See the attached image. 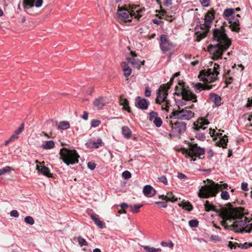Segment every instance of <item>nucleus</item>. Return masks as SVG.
<instances>
[{
	"label": "nucleus",
	"instance_id": "f257e3e1",
	"mask_svg": "<svg viewBox=\"0 0 252 252\" xmlns=\"http://www.w3.org/2000/svg\"><path fill=\"white\" fill-rule=\"evenodd\" d=\"M219 216L222 219L221 224L225 229L240 233L252 232V220L245 216L238 208H223Z\"/></svg>",
	"mask_w": 252,
	"mask_h": 252
},
{
	"label": "nucleus",
	"instance_id": "f03ea898",
	"mask_svg": "<svg viewBox=\"0 0 252 252\" xmlns=\"http://www.w3.org/2000/svg\"><path fill=\"white\" fill-rule=\"evenodd\" d=\"M214 40L217 41L215 45L210 44L208 51L213 55V60L222 59L223 53L230 47L231 42L225 33L224 27L215 29L213 31Z\"/></svg>",
	"mask_w": 252,
	"mask_h": 252
},
{
	"label": "nucleus",
	"instance_id": "7ed1b4c3",
	"mask_svg": "<svg viewBox=\"0 0 252 252\" xmlns=\"http://www.w3.org/2000/svg\"><path fill=\"white\" fill-rule=\"evenodd\" d=\"M227 186L228 185L225 183L219 184L211 181V184H207L201 187L198 192V196L200 198H204L216 196L220 190L226 189Z\"/></svg>",
	"mask_w": 252,
	"mask_h": 252
},
{
	"label": "nucleus",
	"instance_id": "20e7f679",
	"mask_svg": "<svg viewBox=\"0 0 252 252\" xmlns=\"http://www.w3.org/2000/svg\"><path fill=\"white\" fill-rule=\"evenodd\" d=\"M215 11L212 9L209 11L205 15L204 18V23L200 25V29L202 32H195L196 40L200 41L203 38L205 37L209 31L210 25L214 18Z\"/></svg>",
	"mask_w": 252,
	"mask_h": 252
},
{
	"label": "nucleus",
	"instance_id": "39448f33",
	"mask_svg": "<svg viewBox=\"0 0 252 252\" xmlns=\"http://www.w3.org/2000/svg\"><path fill=\"white\" fill-rule=\"evenodd\" d=\"M209 124L207 120L203 118L198 119L193 123V128L195 132V137L201 140L204 141L205 139V134L207 132V126Z\"/></svg>",
	"mask_w": 252,
	"mask_h": 252
},
{
	"label": "nucleus",
	"instance_id": "423d86ee",
	"mask_svg": "<svg viewBox=\"0 0 252 252\" xmlns=\"http://www.w3.org/2000/svg\"><path fill=\"white\" fill-rule=\"evenodd\" d=\"M220 65L217 63L214 64L213 68H209L207 70H203L200 72L199 78L205 83H211L217 79L219 74Z\"/></svg>",
	"mask_w": 252,
	"mask_h": 252
},
{
	"label": "nucleus",
	"instance_id": "0eeeda50",
	"mask_svg": "<svg viewBox=\"0 0 252 252\" xmlns=\"http://www.w3.org/2000/svg\"><path fill=\"white\" fill-rule=\"evenodd\" d=\"M61 159L66 165L74 164L78 162L79 156L75 150H68L66 148L61 149L60 152Z\"/></svg>",
	"mask_w": 252,
	"mask_h": 252
},
{
	"label": "nucleus",
	"instance_id": "6e6552de",
	"mask_svg": "<svg viewBox=\"0 0 252 252\" xmlns=\"http://www.w3.org/2000/svg\"><path fill=\"white\" fill-rule=\"evenodd\" d=\"M189 149L183 150V154L186 158H190L191 160H195L196 157L203 155L205 153L204 149L198 147L197 144L189 143Z\"/></svg>",
	"mask_w": 252,
	"mask_h": 252
},
{
	"label": "nucleus",
	"instance_id": "1a4fd4ad",
	"mask_svg": "<svg viewBox=\"0 0 252 252\" xmlns=\"http://www.w3.org/2000/svg\"><path fill=\"white\" fill-rule=\"evenodd\" d=\"M234 13V9L232 8L225 9L223 13L224 19L229 20V27L231 30L234 32H238L239 28V21L238 19L235 17L232 18L230 19L228 18Z\"/></svg>",
	"mask_w": 252,
	"mask_h": 252
},
{
	"label": "nucleus",
	"instance_id": "9d476101",
	"mask_svg": "<svg viewBox=\"0 0 252 252\" xmlns=\"http://www.w3.org/2000/svg\"><path fill=\"white\" fill-rule=\"evenodd\" d=\"M194 117V113L191 110L181 109L179 107L177 110H173L170 118L189 120Z\"/></svg>",
	"mask_w": 252,
	"mask_h": 252
},
{
	"label": "nucleus",
	"instance_id": "9b49d317",
	"mask_svg": "<svg viewBox=\"0 0 252 252\" xmlns=\"http://www.w3.org/2000/svg\"><path fill=\"white\" fill-rule=\"evenodd\" d=\"M131 5H125L124 6H118L117 14L122 21L130 22L134 17V13L131 12Z\"/></svg>",
	"mask_w": 252,
	"mask_h": 252
},
{
	"label": "nucleus",
	"instance_id": "f8f14e48",
	"mask_svg": "<svg viewBox=\"0 0 252 252\" xmlns=\"http://www.w3.org/2000/svg\"><path fill=\"white\" fill-rule=\"evenodd\" d=\"M184 84V82L179 83V85L182 87L181 88V92H176L175 94L178 96L181 95L183 99L186 101L192 100L193 102H196L197 101L196 95L192 93L190 90L186 88Z\"/></svg>",
	"mask_w": 252,
	"mask_h": 252
},
{
	"label": "nucleus",
	"instance_id": "ddd939ff",
	"mask_svg": "<svg viewBox=\"0 0 252 252\" xmlns=\"http://www.w3.org/2000/svg\"><path fill=\"white\" fill-rule=\"evenodd\" d=\"M186 123L184 122H175L172 121L169 123V126L171 127L170 135L178 136L183 133L186 128Z\"/></svg>",
	"mask_w": 252,
	"mask_h": 252
},
{
	"label": "nucleus",
	"instance_id": "4468645a",
	"mask_svg": "<svg viewBox=\"0 0 252 252\" xmlns=\"http://www.w3.org/2000/svg\"><path fill=\"white\" fill-rule=\"evenodd\" d=\"M159 46L162 53L165 54L172 50L175 46L169 41L167 35L162 34L160 36Z\"/></svg>",
	"mask_w": 252,
	"mask_h": 252
},
{
	"label": "nucleus",
	"instance_id": "2eb2a0df",
	"mask_svg": "<svg viewBox=\"0 0 252 252\" xmlns=\"http://www.w3.org/2000/svg\"><path fill=\"white\" fill-rule=\"evenodd\" d=\"M169 89V86L168 84L167 87H165L164 85L159 87L157 93L156 103L160 104L163 101H166Z\"/></svg>",
	"mask_w": 252,
	"mask_h": 252
},
{
	"label": "nucleus",
	"instance_id": "dca6fc26",
	"mask_svg": "<svg viewBox=\"0 0 252 252\" xmlns=\"http://www.w3.org/2000/svg\"><path fill=\"white\" fill-rule=\"evenodd\" d=\"M149 102L145 98L138 96L135 100V106L141 109L145 110L148 108Z\"/></svg>",
	"mask_w": 252,
	"mask_h": 252
},
{
	"label": "nucleus",
	"instance_id": "f3484780",
	"mask_svg": "<svg viewBox=\"0 0 252 252\" xmlns=\"http://www.w3.org/2000/svg\"><path fill=\"white\" fill-rule=\"evenodd\" d=\"M131 12L134 13V18L137 20H139L142 15L140 14L144 10V8H141L138 5H131Z\"/></svg>",
	"mask_w": 252,
	"mask_h": 252
},
{
	"label": "nucleus",
	"instance_id": "a211bd4d",
	"mask_svg": "<svg viewBox=\"0 0 252 252\" xmlns=\"http://www.w3.org/2000/svg\"><path fill=\"white\" fill-rule=\"evenodd\" d=\"M143 192L144 194L148 197H153L156 194V190L150 185L144 186Z\"/></svg>",
	"mask_w": 252,
	"mask_h": 252
},
{
	"label": "nucleus",
	"instance_id": "6ab92c4d",
	"mask_svg": "<svg viewBox=\"0 0 252 252\" xmlns=\"http://www.w3.org/2000/svg\"><path fill=\"white\" fill-rule=\"evenodd\" d=\"M102 144V141L101 139L98 138L96 141H93L92 140H90L89 142L86 143V145L88 148L97 149L101 146Z\"/></svg>",
	"mask_w": 252,
	"mask_h": 252
},
{
	"label": "nucleus",
	"instance_id": "aec40b11",
	"mask_svg": "<svg viewBox=\"0 0 252 252\" xmlns=\"http://www.w3.org/2000/svg\"><path fill=\"white\" fill-rule=\"evenodd\" d=\"M107 102V100L105 98L103 97H99L95 99L93 104L95 107L98 108H100L104 106Z\"/></svg>",
	"mask_w": 252,
	"mask_h": 252
},
{
	"label": "nucleus",
	"instance_id": "412c9836",
	"mask_svg": "<svg viewBox=\"0 0 252 252\" xmlns=\"http://www.w3.org/2000/svg\"><path fill=\"white\" fill-rule=\"evenodd\" d=\"M36 169L38 172H41L44 175L47 176L48 177H51L52 176V174L51 173L49 168L44 165L42 166L41 168H40V166L37 165L36 166Z\"/></svg>",
	"mask_w": 252,
	"mask_h": 252
},
{
	"label": "nucleus",
	"instance_id": "4be33fe9",
	"mask_svg": "<svg viewBox=\"0 0 252 252\" xmlns=\"http://www.w3.org/2000/svg\"><path fill=\"white\" fill-rule=\"evenodd\" d=\"M205 210L206 212H209L210 211H213L217 213H220L222 211L223 207H222L221 210L219 211L218 209H216V207L215 205L211 204L208 200H206L204 204ZM220 213H219L220 214Z\"/></svg>",
	"mask_w": 252,
	"mask_h": 252
},
{
	"label": "nucleus",
	"instance_id": "5701e85b",
	"mask_svg": "<svg viewBox=\"0 0 252 252\" xmlns=\"http://www.w3.org/2000/svg\"><path fill=\"white\" fill-rule=\"evenodd\" d=\"M209 98L216 106H219L221 105V98L218 94L214 93H210L209 94Z\"/></svg>",
	"mask_w": 252,
	"mask_h": 252
},
{
	"label": "nucleus",
	"instance_id": "b1692460",
	"mask_svg": "<svg viewBox=\"0 0 252 252\" xmlns=\"http://www.w3.org/2000/svg\"><path fill=\"white\" fill-rule=\"evenodd\" d=\"M121 66L124 71V75L126 78L128 77L131 73V69L129 67L126 62H122Z\"/></svg>",
	"mask_w": 252,
	"mask_h": 252
},
{
	"label": "nucleus",
	"instance_id": "393cba45",
	"mask_svg": "<svg viewBox=\"0 0 252 252\" xmlns=\"http://www.w3.org/2000/svg\"><path fill=\"white\" fill-rule=\"evenodd\" d=\"M129 62L134 67L138 69H140L142 65H144L145 61H140V60L134 58H127Z\"/></svg>",
	"mask_w": 252,
	"mask_h": 252
},
{
	"label": "nucleus",
	"instance_id": "a878e982",
	"mask_svg": "<svg viewBox=\"0 0 252 252\" xmlns=\"http://www.w3.org/2000/svg\"><path fill=\"white\" fill-rule=\"evenodd\" d=\"M90 216L92 220L98 227L100 228L104 227L105 223L102 221L100 220L96 215L91 214Z\"/></svg>",
	"mask_w": 252,
	"mask_h": 252
},
{
	"label": "nucleus",
	"instance_id": "bb28decb",
	"mask_svg": "<svg viewBox=\"0 0 252 252\" xmlns=\"http://www.w3.org/2000/svg\"><path fill=\"white\" fill-rule=\"evenodd\" d=\"M120 104L123 106V109L128 112H130V108L128 105V101L126 98H123L122 96L120 98Z\"/></svg>",
	"mask_w": 252,
	"mask_h": 252
},
{
	"label": "nucleus",
	"instance_id": "cd10ccee",
	"mask_svg": "<svg viewBox=\"0 0 252 252\" xmlns=\"http://www.w3.org/2000/svg\"><path fill=\"white\" fill-rule=\"evenodd\" d=\"M122 132L123 135L126 138L129 139L131 137V132L128 126H123L122 128Z\"/></svg>",
	"mask_w": 252,
	"mask_h": 252
},
{
	"label": "nucleus",
	"instance_id": "c85d7f7f",
	"mask_svg": "<svg viewBox=\"0 0 252 252\" xmlns=\"http://www.w3.org/2000/svg\"><path fill=\"white\" fill-rule=\"evenodd\" d=\"M56 126L60 129H67L70 127V124L67 121H61L58 124L56 122Z\"/></svg>",
	"mask_w": 252,
	"mask_h": 252
},
{
	"label": "nucleus",
	"instance_id": "c756f323",
	"mask_svg": "<svg viewBox=\"0 0 252 252\" xmlns=\"http://www.w3.org/2000/svg\"><path fill=\"white\" fill-rule=\"evenodd\" d=\"M54 146V142L53 140H49L46 141L44 144H42L41 147L44 149L49 150L53 148Z\"/></svg>",
	"mask_w": 252,
	"mask_h": 252
},
{
	"label": "nucleus",
	"instance_id": "7c9ffc66",
	"mask_svg": "<svg viewBox=\"0 0 252 252\" xmlns=\"http://www.w3.org/2000/svg\"><path fill=\"white\" fill-rule=\"evenodd\" d=\"M35 0H23V6L25 9H29L34 6Z\"/></svg>",
	"mask_w": 252,
	"mask_h": 252
},
{
	"label": "nucleus",
	"instance_id": "2f4dec72",
	"mask_svg": "<svg viewBox=\"0 0 252 252\" xmlns=\"http://www.w3.org/2000/svg\"><path fill=\"white\" fill-rule=\"evenodd\" d=\"M165 199L166 202L171 201L172 202H174L177 200V198H176L171 192H168L165 195Z\"/></svg>",
	"mask_w": 252,
	"mask_h": 252
},
{
	"label": "nucleus",
	"instance_id": "473e14b6",
	"mask_svg": "<svg viewBox=\"0 0 252 252\" xmlns=\"http://www.w3.org/2000/svg\"><path fill=\"white\" fill-rule=\"evenodd\" d=\"M179 205L188 211H190L193 209L192 205L189 202L179 203Z\"/></svg>",
	"mask_w": 252,
	"mask_h": 252
},
{
	"label": "nucleus",
	"instance_id": "72a5a7b5",
	"mask_svg": "<svg viewBox=\"0 0 252 252\" xmlns=\"http://www.w3.org/2000/svg\"><path fill=\"white\" fill-rule=\"evenodd\" d=\"M142 204H137L134 205H129V208L130 211L133 213H137L139 212V209L142 207Z\"/></svg>",
	"mask_w": 252,
	"mask_h": 252
},
{
	"label": "nucleus",
	"instance_id": "f704fd0d",
	"mask_svg": "<svg viewBox=\"0 0 252 252\" xmlns=\"http://www.w3.org/2000/svg\"><path fill=\"white\" fill-rule=\"evenodd\" d=\"M143 248L145 250L149 252H159L161 251V249L159 248L156 249L154 247H150L149 246H144Z\"/></svg>",
	"mask_w": 252,
	"mask_h": 252
},
{
	"label": "nucleus",
	"instance_id": "c9c22d12",
	"mask_svg": "<svg viewBox=\"0 0 252 252\" xmlns=\"http://www.w3.org/2000/svg\"><path fill=\"white\" fill-rule=\"evenodd\" d=\"M24 221L27 224L33 225L34 223V220L32 217L31 216H27L24 219Z\"/></svg>",
	"mask_w": 252,
	"mask_h": 252
},
{
	"label": "nucleus",
	"instance_id": "e433bc0d",
	"mask_svg": "<svg viewBox=\"0 0 252 252\" xmlns=\"http://www.w3.org/2000/svg\"><path fill=\"white\" fill-rule=\"evenodd\" d=\"M194 89L196 92H200L202 90H204V85L202 84L198 83L196 84L194 86Z\"/></svg>",
	"mask_w": 252,
	"mask_h": 252
},
{
	"label": "nucleus",
	"instance_id": "4c0bfd02",
	"mask_svg": "<svg viewBox=\"0 0 252 252\" xmlns=\"http://www.w3.org/2000/svg\"><path fill=\"white\" fill-rule=\"evenodd\" d=\"M77 239L78 242L79 244L80 245V246H88V242L86 241L85 239H84L81 236H79Z\"/></svg>",
	"mask_w": 252,
	"mask_h": 252
},
{
	"label": "nucleus",
	"instance_id": "58836bf2",
	"mask_svg": "<svg viewBox=\"0 0 252 252\" xmlns=\"http://www.w3.org/2000/svg\"><path fill=\"white\" fill-rule=\"evenodd\" d=\"M11 168L10 166H6L1 169H0V175H3L11 170Z\"/></svg>",
	"mask_w": 252,
	"mask_h": 252
},
{
	"label": "nucleus",
	"instance_id": "ea45409f",
	"mask_svg": "<svg viewBox=\"0 0 252 252\" xmlns=\"http://www.w3.org/2000/svg\"><path fill=\"white\" fill-rule=\"evenodd\" d=\"M153 122L157 127H160L162 124V121L159 117L155 118Z\"/></svg>",
	"mask_w": 252,
	"mask_h": 252
},
{
	"label": "nucleus",
	"instance_id": "a19ab883",
	"mask_svg": "<svg viewBox=\"0 0 252 252\" xmlns=\"http://www.w3.org/2000/svg\"><path fill=\"white\" fill-rule=\"evenodd\" d=\"M221 198L223 200H228L229 198V194L227 191H222L220 194Z\"/></svg>",
	"mask_w": 252,
	"mask_h": 252
},
{
	"label": "nucleus",
	"instance_id": "79ce46f5",
	"mask_svg": "<svg viewBox=\"0 0 252 252\" xmlns=\"http://www.w3.org/2000/svg\"><path fill=\"white\" fill-rule=\"evenodd\" d=\"M252 246V243H245L244 244H239L238 247L240 248L241 249H247L248 248H250Z\"/></svg>",
	"mask_w": 252,
	"mask_h": 252
},
{
	"label": "nucleus",
	"instance_id": "37998d69",
	"mask_svg": "<svg viewBox=\"0 0 252 252\" xmlns=\"http://www.w3.org/2000/svg\"><path fill=\"white\" fill-rule=\"evenodd\" d=\"M189 225L191 227H195L198 225V221L197 220H191L189 222Z\"/></svg>",
	"mask_w": 252,
	"mask_h": 252
},
{
	"label": "nucleus",
	"instance_id": "c03bdc74",
	"mask_svg": "<svg viewBox=\"0 0 252 252\" xmlns=\"http://www.w3.org/2000/svg\"><path fill=\"white\" fill-rule=\"evenodd\" d=\"M100 121L96 119H93L91 121V126L94 127H97L100 124Z\"/></svg>",
	"mask_w": 252,
	"mask_h": 252
},
{
	"label": "nucleus",
	"instance_id": "a18cd8bd",
	"mask_svg": "<svg viewBox=\"0 0 252 252\" xmlns=\"http://www.w3.org/2000/svg\"><path fill=\"white\" fill-rule=\"evenodd\" d=\"M122 176L125 179H128L131 177V174L128 171H125L123 172Z\"/></svg>",
	"mask_w": 252,
	"mask_h": 252
},
{
	"label": "nucleus",
	"instance_id": "49530a36",
	"mask_svg": "<svg viewBox=\"0 0 252 252\" xmlns=\"http://www.w3.org/2000/svg\"><path fill=\"white\" fill-rule=\"evenodd\" d=\"M157 116H158V113L157 112H155L154 111H152L150 113V116H149L150 120L154 122V120L155 119V118L158 117H157Z\"/></svg>",
	"mask_w": 252,
	"mask_h": 252
},
{
	"label": "nucleus",
	"instance_id": "de8ad7c7",
	"mask_svg": "<svg viewBox=\"0 0 252 252\" xmlns=\"http://www.w3.org/2000/svg\"><path fill=\"white\" fill-rule=\"evenodd\" d=\"M155 203L158 205L159 208H166L167 206V204L166 201L165 202H161V201H157Z\"/></svg>",
	"mask_w": 252,
	"mask_h": 252
},
{
	"label": "nucleus",
	"instance_id": "09e8293b",
	"mask_svg": "<svg viewBox=\"0 0 252 252\" xmlns=\"http://www.w3.org/2000/svg\"><path fill=\"white\" fill-rule=\"evenodd\" d=\"M164 102H165V104H163L161 106V109L162 110H166L167 111L168 108H169V106H170L169 101L167 99L166 101H164Z\"/></svg>",
	"mask_w": 252,
	"mask_h": 252
},
{
	"label": "nucleus",
	"instance_id": "8fccbe9b",
	"mask_svg": "<svg viewBox=\"0 0 252 252\" xmlns=\"http://www.w3.org/2000/svg\"><path fill=\"white\" fill-rule=\"evenodd\" d=\"M160 8H161L162 6H160ZM159 14L160 15V18H164V16H166V11L165 9H161V10L158 12Z\"/></svg>",
	"mask_w": 252,
	"mask_h": 252
},
{
	"label": "nucleus",
	"instance_id": "3c124183",
	"mask_svg": "<svg viewBox=\"0 0 252 252\" xmlns=\"http://www.w3.org/2000/svg\"><path fill=\"white\" fill-rule=\"evenodd\" d=\"M233 80V78L232 77L230 76H226V75H225V83L226 84V86H227L229 84H230Z\"/></svg>",
	"mask_w": 252,
	"mask_h": 252
},
{
	"label": "nucleus",
	"instance_id": "603ef678",
	"mask_svg": "<svg viewBox=\"0 0 252 252\" xmlns=\"http://www.w3.org/2000/svg\"><path fill=\"white\" fill-rule=\"evenodd\" d=\"M161 245L163 247H167H167H169V248H172L174 246V244L172 241H170L169 243H167L166 242L163 241V242H161Z\"/></svg>",
	"mask_w": 252,
	"mask_h": 252
},
{
	"label": "nucleus",
	"instance_id": "864d4df0",
	"mask_svg": "<svg viewBox=\"0 0 252 252\" xmlns=\"http://www.w3.org/2000/svg\"><path fill=\"white\" fill-rule=\"evenodd\" d=\"M200 1L203 6L208 7L210 5V0H200Z\"/></svg>",
	"mask_w": 252,
	"mask_h": 252
},
{
	"label": "nucleus",
	"instance_id": "5fc2aeb1",
	"mask_svg": "<svg viewBox=\"0 0 252 252\" xmlns=\"http://www.w3.org/2000/svg\"><path fill=\"white\" fill-rule=\"evenodd\" d=\"M158 179L160 182L163 183L165 185L167 184V180L166 178L165 177V176H162L160 177H159Z\"/></svg>",
	"mask_w": 252,
	"mask_h": 252
},
{
	"label": "nucleus",
	"instance_id": "6e6d98bb",
	"mask_svg": "<svg viewBox=\"0 0 252 252\" xmlns=\"http://www.w3.org/2000/svg\"><path fill=\"white\" fill-rule=\"evenodd\" d=\"M95 166L96 164L94 162H89L88 163V168L92 170L94 169V168H95Z\"/></svg>",
	"mask_w": 252,
	"mask_h": 252
},
{
	"label": "nucleus",
	"instance_id": "4d7b16f0",
	"mask_svg": "<svg viewBox=\"0 0 252 252\" xmlns=\"http://www.w3.org/2000/svg\"><path fill=\"white\" fill-rule=\"evenodd\" d=\"M10 214L11 216L14 217L15 218H17L19 217V213L16 210H13L11 211Z\"/></svg>",
	"mask_w": 252,
	"mask_h": 252
},
{
	"label": "nucleus",
	"instance_id": "13d9d810",
	"mask_svg": "<svg viewBox=\"0 0 252 252\" xmlns=\"http://www.w3.org/2000/svg\"><path fill=\"white\" fill-rule=\"evenodd\" d=\"M220 140H222L223 142V144L224 146H225V148H226L227 143L228 142V139L227 136H222V138H220Z\"/></svg>",
	"mask_w": 252,
	"mask_h": 252
},
{
	"label": "nucleus",
	"instance_id": "bf43d9fd",
	"mask_svg": "<svg viewBox=\"0 0 252 252\" xmlns=\"http://www.w3.org/2000/svg\"><path fill=\"white\" fill-rule=\"evenodd\" d=\"M248 184L246 182H243L241 184V189L242 190L244 191H248Z\"/></svg>",
	"mask_w": 252,
	"mask_h": 252
},
{
	"label": "nucleus",
	"instance_id": "052dcab7",
	"mask_svg": "<svg viewBox=\"0 0 252 252\" xmlns=\"http://www.w3.org/2000/svg\"><path fill=\"white\" fill-rule=\"evenodd\" d=\"M151 92L148 87H146L145 91V95L146 97H149L151 95Z\"/></svg>",
	"mask_w": 252,
	"mask_h": 252
},
{
	"label": "nucleus",
	"instance_id": "680f3d73",
	"mask_svg": "<svg viewBox=\"0 0 252 252\" xmlns=\"http://www.w3.org/2000/svg\"><path fill=\"white\" fill-rule=\"evenodd\" d=\"M43 3V0H36L35 4V5L36 7H40Z\"/></svg>",
	"mask_w": 252,
	"mask_h": 252
},
{
	"label": "nucleus",
	"instance_id": "e2e57ef3",
	"mask_svg": "<svg viewBox=\"0 0 252 252\" xmlns=\"http://www.w3.org/2000/svg\"><path fill=\"white\" fill-rule=\"evenodd\" d=\"M177 177L180 179H186L187 178L186 175L182 173H178Z\"/></svg>",
	"mask_w": 252,
	"mask_h": 252
},
{
	"label": "nucleus",
	"instance_id": "0e129e2a",
	"mask_svg": "<svg viewBox=\"0 0 252 252\" xmlns=\"http://www.w3.org/2000/svg\"><path fill=\"white\" fill-rule=\"evenodd\" d=\"M215 86V85H204V90H210L213 88V87Z\"/></svg>",
	"mask_w": 252,
	"mask_h": 252
},
{
	"label": "nucleus",
	"instance_id": "69168bd1",
	"mask_svg": "<svg viewBox=\"0 0 252 252\" xmlns=\"http://www.w3.org/2000/svg\"><path fill=\"white\" fill-rule=\"evenodd\" d=\"M211 238L212 240H215L217 241H220L221 240V239L217 235H212Z\"/></svg>",
	"mask_w": 252,
	"mask_h": 252
},
{
	"label": "nucleus",
	"instance_id": "338daca9",
	"mask_svg": "<svg viewBox=\"0 0 252 252\" xmlns=\"http://www.w3.org/2000/svg\"><path fill=\"white\" fill-rule=\"evenodd\" d=\"M82 118L85 120H87L88 119V113L87 111H84Z\"/></svg>",
	"mask_w": 252,
	"mask_h": 252
},
{
	"label": "nucleus",
	"instance_id": "774afa93",
	"mask_svg": "<svg viewBox=\"0 0 252 252\" xmlns=\"http://www.w3.org/2000/svg\"><path fill=\"white\" fill-rule=\"evenodd\" d=\"M172 4V0H165V1L164 2V5L166 6H169Z\"/></svg>",
	"mask_w": 252,
	"mask_h": 252
}]
</instances>
